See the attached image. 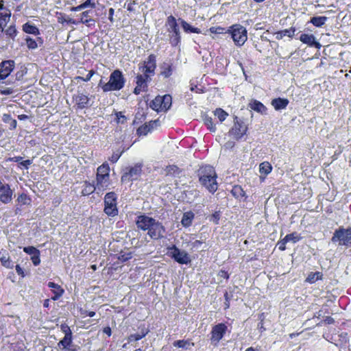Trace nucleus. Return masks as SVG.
Instances as JSON below:
<instances>
[{"label": "nucleus", "mask_w": 351, "mask_h": 351, "mask_svg": "<svg viewBox=\"0 0 351 351\" xmlns=\"http://www.w3.org/2000/svg\"><path fill=\"white\" fill-rule=\"evenodd\" d=\"M138 228L147 230L148 235L153 239L162 238L165 232V228L162 224L146 215H141L136 221Z\"/></svg>", "instance_id": "obj_1"}, {"label": "nucleus", "mask_w": 351, "mask_h": 351, "mask_svg": "<svg viewBox=\"0 0 351 351\" xmlns=\"http://www.w3.org/2000/svg\"><path fill=\"white\" fill-rule=\"evenodd\" d=\"M197 176L200 184L210 193H214L218 189L217 173L210 165H205L199 169Z\"/></svg>", "instance_id": "obj_2"}, {"label": "nucleus", "mask_w": 351, "mask_h": 351, "mask_svg": "<svg viewBox=\"0 0 351 351\" xmlns=\"http://www.w3.org/2000/svg\"><path fill=\"white\" fill-rule=\"evenodd\" d=\"M165 25L167 27L169 43L173 47H177L181 42V36L178 24L176 18L170 15L167 18Z\"/></svg>", "instance_id": "obj_3"}, {"label": "nucleus", "mask_w": 351, "mask_h": 351, "mask_svg": "<svg viewBox=\"0 0 351 351\" xmlns=\"http://www.w3.org/2000/svg\"><path fill=\"white\" fill-rule=\"evenodd\" d=\"M125 82L122 72L117 69L111 73L108 82L104 84L101 88L104 92L119 90L123 88Z\"/></svg>", "instance_id": "obj_4"}, {"label": "nucleus", "mask_w": 351, "mask_h": 351, "mask_svg": "<svg viewBox=\"0 0 351 351\" xmlns=\"http://www.w3.org/2000/svg\"><path fill=\"white\" fill-rule=\"evenodd\" d=\"M332 243H338L339 245H344L346 247L351 246V228H339L335 231L331 238Z\"/></svg>", "instance_id": "obj_5"}, {"label": "nucleus", "mask_w": 351, "mask_h": 351, "mask_svg": "<svg viewBox=\"0 0 351 351\" xmlns=\"http://www.w3.org/2000/svg\"><path fill=\"white\" fill-rule=\"evenodd\" d=\"M167 250L168 256L177 263L182 265H187L191 263V258L189 254L184 250H180L175 245L167 247Z\"/></svg>", "instance_id": "obj_6"}, {"label": "nucleus", "mask_w": 351, "mask_h": 351, "mask_svg": "<svg viewBox=\"0 0 351 351\" xmlns=\"http://www.w3.org/2000/svg\"><path fill=\"white\" fill-rule=\"evenodd\" d=\"M228 32L231 34V37L233 39L234 43L237 46H242L247 40V30L241 25H234Z\"/></svg>", "instance_id": "obj_7"}, {"label": "nucleus", "mask_w": 351, "mask_h": 351, "mask_svg": "<svg viewBox=\"0 0 351 351\" xmlns=\"http://www.w3.org/2000/svg\"><path fill=\"white\" fill-rule=\"evenodd\" d=\"M142 167L143 165L141 163H137L133 167H126L121 176V182H127L138 180L142 173Z\"/></svg>", "instance_id": "obj_8"}, {"label": "nucleus", "mask_w": 351, "mask_h": 351, "mask_svg": "<svg viewBox=\"0 0 351 351\" xmlns=\"http://www.w3.org/2000/svg\"><path fill=\"white\" fill-rule=\"evenodd\" d=\"M117 195L114 192L108 193L104 198V212L108 216H115L118 213L117 208Z\"/></svg>", "instance_id": "obj_9"}, {"label": "nucleus", "mask_w": 351, "mask_h": 351, "mask_svg": "<svg viewBox=\"0 0 351 351\" xmlns=\"http://www.w3.org/2000/svg\"><path fill=\"white\" fill-rule=\"evenodd\" d=\"M151 75H149L146 73H141L136 75V86L134 90V93L135 95H139L141 92L147 91V83L151 81Z\"/></svg>", "instance_id": "obj_10"}, {"label": "nucleus", "mask_w": 351, "mask_h": 351, "mask_svg": "<svg viewBox=\"0 0 351 351\" xmlns=\"http://www.w3.org/2000/svg\"><path fill=\"white\" fill-rule=\"evenodd\" d=\"M247 130V125L243 121L239 119L237 117H235L234 120V125L230 130L229 134L238 140L241 138V137L246 134Z\"/></svg>", "instance_id": "obj_11"}, {"label": "nucleus", "mask_w": 351, "mask_h": 351, "mask_svg": "<svg viewBox=\"0 0 351 351\" xmlns=\"http://www.w3.org/2000/svg\"><path fill=\"white\" fill-rule=\"evenodd\" d=\"M228 329L227 326L220 323L214 326L212 328L210 335V341L215 346L217 345L220 340L223 338Z\"/></svg>", "instance_id": "obj_12"}, {"label": "nucleus", "mask_w": 351, "mask_h": 351, "mask_svg": "<svg viewBox=\"0 0 351 351\" xmlns=\"http://www.w3.org/2000/svg\"><path fill=\"white\" fill-rule=\"evenodd\" d=\"M156 68V56L154 54L149 55L147 59L142 64L139 65V70L141 73H146L151 75H154Z\"/></svg>", "instance_id": "obj_13"}, {"label": "nucleus", "mask_w": 351, "mask_h": 351, "mask_svg": "<svg viewBox=\"0 0 351 351\" xmlns=\"http://www.w3.org/2000/svg\"><path fill=\"white\" fill-rule=\"evenodd\" d=\"M73 99L80 109H83L90 106V98L88 95L77 91L76 94L73 96Z\"/></svg>", "instance_id": "obj_14"}, {"label": "nucleus", "mask_w": 351, "mask_h": 351, "mask_svg": "<svg viewBox=\"0 0 351 351\" xmlns=\"http://www.w3.org/2000/svg\"><path fill=\"white\" fill-rule=\"evenodd\" d=\"M110 176H97V183L90 186L91 191H97L98 192L106 190L110 184Z\"/></svg>", "instance_id": "obj_15"}, {"label": "nucleus", "mask_w": 351, "mask_h": 351, "mask_svg": "<svg viewBox=\"0 0 351 351\" xmlns=\"http://www.w3.org/2000/svg\"><path fill=\"white\" fill-rule=\"evenodd\" d=\"M14 67L13 60H5L0 64V80L5 79L12 71Z\"/></svg>", "instance_id": "obj_16"}, {"label": "nucleus", "mask_w": 351, "mask_h": 351, "mask_svg": "<svg viewBox=\"0 0 351 351\" xmlns=\"http://www.w3.org/2000/svg\"><path fill=\"white\" fill-rule=\"evenodd\" d=\"M23 251L29 255H31V260L35 266L40 263V251L33 246L23 247Z\"/></svg>", "instance_id": "obj_17"}, {"label": "nucleus", "mask_w": 351, "mask_h": 351, "mask_svg": "<svg viewBox=\"0 0 351 351\" xmlns=\"http://www.w3.org/2000/svg\"><path fill=\"white\" fill-rule=\"evenodd\" d=\"M13 191L10 189L9 184H6L0 191V201L3 204H9L12 200Z\"/></svg>", "instance_id": "obj_18"}, {"label": "nucleus", "mask_w": 351, "mask_h": 351, "mask_svg": "<svg viewBox=\"0 0 351 351\" xmlns=\"http://www.w3.org/2000/svg\"><path fill=\"white\" fill-rule=\"evenodd\" d=\"M300 40L304 44L311 47H315L317 49L321 47V44L315 41V38L313 34H302L300 36Z\"/></svg>", "instance_id": "obj_19"}, {"label": "nucleus", "mask_w": 351, "mask_h": 351, "mask_svg": "<svg viewBox=\"0 0 351 351\" xmlns=\"http://www.w3.org/2000/svg\"><path fill=\"white\" fill-rule=\"evenodd\" d=\"M289 101L287 99L278 97L272 99L271 104L276 110H280L285 109L288 106Z\"/></svg>", "instance_id": "obj_20"}, {"label": "nucleus", "mask_w": 351, "mask_h": 351, "mask_svg": "<svg viewBox=\"0 0 351 351\" xmlns=\"http://www.w3.org/2000/svg\"><path fill=\"white\" fill-rule=\"evenodd\" d=\"M173 346L176 348H183L184 350H191L194 346V343L191 339L177 340L173 343Z\"/></svg>", "instance_id": "obj_21"}, {"label": "nucleus", "mask_w": 351, "mask_h": 351, "mask_svg": "<svg viewBox=\"0 0 351 351\" xmlns=\"http://www.w3.org/2000/svg\"><path fill=\"white\" fill-rule=\"evenodd\" d=\"M48 287L53 289V292L54 295L51 298L53 300H58L64 293V290L60 287V285L56 284L53 282H49L48 283Z\"/></svg>", "instance_id": "obj_22"}, {"label": "nucleus", "mask_w": 351, "mask_h": 351, "mask_svg": "<svg viewBox=\"0 0 351 351\" xmlns=\"http://www.w3.org/2000/svg\"><path fill=\"white\" fill-rule=\"evenodd\" d=\"M250 107L254 111L261 114H266L267 108L259 101L253 100L250 103Z\"/></svg>", "instance_id": "obj_23"}, {"label": "nucleus", "mask_w": 351, "mask_h": 351, "mask_svg": "<svg viewBox=\"0 0 351 351\" xmlns=\"http://www.w3.org/2000/svg\"><path fill=\"white\" fill-rule=\"evenodd\" d=\"M178 21L180 22L182 27L184 31L186 33H201V30L199 28L192 27L189 23L182 19H179Z\"/></svg>", "instance_id": "obj_24"}, {"label": "nucleus", "mask_w": 351, "mask_h": 351, "mask_svg": "<svg viewBox=\"0 0 351 351\" xmlns=\"http://www.w3.org/2000/svg\"><path fill=\"white\" fill-rule=\"evenodd\" d=\"M0 255V261L3 267L9 269H11L14 267V264L11 261L8 254L6 253V251H3V252H1Z\"/></svg>", "instance_id": "obj_25"}, {"label": "nucleus", "mask_w": 351, "mask_h": 351, "mask_svg": "<svg viewBox=\"0 0 351 351\" xmlns=\"http://www.w3.org/2000/svg\"><path fill=\"white\" fill-rule=\"evenodd\" d=\"M73 336H64L62 340L58 343V347L62 350L69 348L73 344Z\"/></svg>", "instance_id": "obj_26"}, {"label": "nucleus", "mask_w": 351, "mask_h": 351, "mask_svg": "<svg viewBox=\"0 0 351 351\" xmlns=\"http://www.w3.org/2000/svg\"><path fill=\"white\" fill-rule=\"evenodd\" d=\"M25 41L27 47L29 49H35L38 48V44L37 42L39 43L40 45L43 44V40L40 37L37 38V40H36L29 36H27L25 38Z\"/></svg>", "instance_id": "obj_27"}, {"label": "nucleus", "mask_w": 351, "mask_h": 351, "mask_svg": "<svg viewBox=\"0 0 351 351\" xmlns=\"http://www.w3.org/2000/svg\"><path fill=\"white\" fill-rule=\"evenodd\" d=\"M162 110L167 112L171 106L172 98L169 95H165L161 97Z\"/></svg>", "instance_id": "obj_28"}, {"label": "nucleus", "mask_w": 351, "mask_h": 351, "mask_svg": "<svg viewBox=\"0 0 351 351\" xmlns=\"http://www.w3.org/2000/svg\"><path fill=\"white\" fill-rule=\"evenodd\" d=\"M166 176L178 177L181 173V170L176 165H169L165 169Z\"/></svg>", "instance_id": "obj_29"}, {"label": "nucleus", "mask_w": 351, "mask_h": 351, "mask_svg": "<svg viewBox=\"0 0 351 351\" xmlns=\"http://www.w3.org/2000/svg\"><path fill=\"white\" fill-rule=\"evenodd\" d=\"M23 30L25 33L30 34L38 35L40 34L38 28L29 23H26L23 25Z\"/></svg>", "instance_id": "obj_30"}, {"label": "nucleus", "mask_w": 351, "mask_h": 351, "mask_svg": "<svg viewBox=\"0 0 351 351\" xmlns=\"http://www.w3.org/2000/svg\"><path fill=\"white\" fill-rule=\"evenodd\" d=\"M91 12L89 10L84 11L81 14L80 23L86 24L88 26L95 24V20L90 18L89 14Z\"/></svg>", "instance_id": "obj_31"}, {"label": "nucleus", "mask_w": 351, "mask_h": 351, "mask_svg": "<svg viewBox=\"0 0 351 351\" xmlns=\"http://www.w3.org/2000/svg\"><path fill=\"white\" fill-rule=\"evenodd\" d=\"M194 218V214L192 212L184 213L181 221L182 224L184 227H189L191 225Z\"/></svg>", "instance_id": "obj_32"}, {"label": "nucleus", "mask_w": 351, "mask_h": 351, "mask_svg": "<svg viewBox=\"0 0 351 351\" xmlns=\"http://www.w3.org/2000/svg\"><path fill=\"white\" fill-rule=\"evenodd\" d=\"M2 119L4 123H8L9 125V128L10 130H13V129L16 128L17 122L15 119L12 118L10 114H4L3 115Z\"/></svg>", "instance_id": "obj_33"}, {"label": "nucleus", "mask_w": 351, "mask_h": 351, "mask_svg": "<svg viewBox=\"0 0 351 351\" xmlns=\"http://www.w3.org/2000/svg\"><path fill=\"white\" fill-rule=\"evenodd\" d=\"M150 108L154 110L157 112H162V102H161V96H157L154 100L150 103Z\"/></svg>", "instance_id": "obj_34"}, {"label": "nucleus", "mask_w": 351, "mask_h": 351, "mask_svg": "<svg viewBox=\"0 0 351 351\" xmlns=\"http://www.w3.org/2000/svg\"><path fill=\"white\" fill-rule=\"evenodd\" d=\"M231 193L237 199H239L245 196V191L242 187L239 185H235L232 187Z\"/></svg>", "instance_id": "obj_35"}, {"label": "nucleus", "mask_w": 351, "mask_h": 351, "mask_svg": "<svg viewBox=\"0 0 351 351\" xmlns=\"http://www.w3.org/2000/svg\"><path fill=\"white\" fill-rule=\"evenodd\" d=\"M327 19L326 16H314L311 19L310 22L316 27H322L325 24Z\"/></svg>", "instance_id": "obj_36"}, {"label": "nucleus", "mask_w": 351, "mask_h": 351, "mask_svg": "<svg viewBox=\"0 0 351 351\" xmlns=\"http://www.w3.org/2000/svg\"><path fill=\"white\" fill-rule=\"evenodd\" d=\"M110 167L108 163H104L97 168V176H110Z\"/></svg>", "instance_id": "obj_37"}, {"label": "nucleus", "mask_w": 351, "mask_h": 351, "mask_svg": "<svg viewBox=\"0 0 351 351\" xmlns=\"http://www.w3.org/2000/svg\"><path fill=\"white\" fill-rule=\"evenodd\" d=\"M271 169V165L269 162H263L259 165V171L261 174L268 175Z\"/></svg>", "instance_id": "obj_38"}, {"label": "nucleus", "mask_w": 351, "mask_h": 351, "mask_svg": "<svg viewBox=\"0 0 351 351\" xmlns=\"http://www.w3.org/2000/svg\"><path fill=\"white\" fill-rule=\"evenodd\" d=\"M214 114L218 118L220 122L223 121L228 116V114L221 108H217L214 111Z\"/></svg>", "instance_id": "obj_39"}, {"label": "nucleus", "mask_w": 351, "mask_h": 351, "mask_svg": "<svg viewBox=\"0 0 351 351\" xmlns=\"http://www.w3.org/2000/svg\"><path fill=\"white\" fill-rule=\"evenodd\" d=\"M16 202L21 206L29 205L31 203V199L27 196V195L22 193L18 197Z\"/></svg>", "instance_id": "obj_40"}, {"label": "nucleus", "mask_w": 351, "mask_h": 351, "mask_svg": "<svg viewBox=\"0 0 351 351\" xmlns=\"http://www.w3.org/2000/svg\"><path fill=\"white\" fill-rule=\"evenodd\" d=\"M163 77L167 78L172 75V67L169 64L165 63L162 66V71L160 73Z\"/></svg>", "instance_id": "obj_41"}, {"label": "nucleus", "mask_w": 351, "mask_h": 351, "mask_svg": "<svg viewBox=\"0 0 351 351\" xmlns=\"http://www.w3.org/2000/svg\"><path fill=\"white\" fill-rule=\"evenodd\" d=\"M322 274L320 272L311 273L306 278V281L309 283H314L317 280L321 279Z\"/></svg>", "instance_id": "obj_42"}, {"label": "nucleus", "mask_w": 351, "mask_h": 351, "mask_svg": "<svg viewBox=\"0 0 351 351\" xmlns=\"http://www.w3.org/2000/svg\"><path fill=\"white\" fill-rule=\"evenodd\" d=\"M284 239L287 242L291 241L293 243H295L300 240L301 237L296 232H293L286 235Z\"/></svg>", "instance_id": "obj_43"}, {"label": "nucleus", "mask_w": 351, "mask_h": 351, "mask_svg": "<svg viewBox=\"0 0 351 351\" xmlns=\"http://www.w3.org/2000/svg\"><path fill=\"white\" fill-rule=\"evenodd\" d=\"M149 125H147V123L141 125L137 129V134L139 136H146L150 132Z\"/></svg>", "instance_id": "obj_44"}, {"label": "nucleus", "mask_w": 351, "mask_h": 351, "mask_svg": "<svg viewBox=\"0 0 351 351\" xmlns=\"http://www.w3.org/2000/svg\"><path fill=\"white\" fill-rule=\"evenodd\" d=\"M204 121L206 125L208 127V128L209 129V130L210 132H215L216 128H215V125L213 123V119L211 117L206 116V117H205Z\"/></svg>", "instance_id": "obj_45"}, {"label": "nucleus", "mask_w": 351, "mask_h": 351, "mask_svg": "<svg viewBox=\"0 0 351 351\" xmlns=\"http://www.w3.org/2000/svg\"><path fill=\"white\" fill-rule=\"evenodd\" d=\"M147 334V332H143L142 334H133L128 337V341H136L143 338Z\"/></svg>", "instance_id": "obj_46"}, {"label": "nucleus", "mask_w": 351, "mask_h": 351, "mask_svg": "<svg viewBox=\"0 0 351 351\" xmlns=\"http://www.w3.org/2000/svg\"><path fill=\"white\" fill-rule=\"evenodd\" d=\"M60 329L64 333V336H73L72 331L68 325L65 324H61Z\"/></svg>", "instance_id": "obj_47"}, {"label": "nucleus", "mask_w": 351, "mask_h": 351, "mask_svg": "<svg viewBox=\"0 0 351 351\" xmlns=\"http://www.w3.org/2000/svg\"><path fill=\"white\" fill-rule=\"evenodd\" d=\"M16 29L14 26H10L5 30L6 35L9 36L11 38H14L16 35Z\"/></svg>", "instance_id": "obj_48"}, {"label": "nucleus", "mask_w": 351, "mask_h": 351, "mask_svg": "<svg viewBox=\"0 0 351 351\" xmlns=\"http://www.w3.org/2000/svg\"><path fill=\"white\" fill-rule=\"evenodd\" d=\"M295 32V28H290L288 29L282 30V32H280V34H281V36H287L291 38L293 36Z\"/></svg>", "instance_id": "obj_49"}, {"label": "nucleus", "mask_w": 351, "mask_h": 351, "mask_svg": "<svg viewBox=\"0 0 351 351\" xmlns=\"http://www.w3.org/2000/svg\"><path fill=\"white\" fill-rule=\"evenodd\" d=\"M147 125H149L150 132H152L154 128H156L160 125V121L158 119H156L154 121H151L147 123Z\"/></svg>", "instance_id": "obj_50"}, {"label": "nucleus", "mask_w": 351, "mask_h": 351, "mask_svg": "<svg viewBox=\"0 0 351 351\" xmlns=\"http://www.w3.org/2000/svg\"><path fill=\"white\" fill-rule=\"evenodd\" d=\"M10 16H11L10 12H0V19L5 23H6L8 21H9Z\"/></svg>", "instance_id": "obj_51"}, {"label": "nucleus", "mask_w": 351, "mask_h": 351, "mask_svg": "<svg viewBox=\"0 0 351 351\" xmlns=\"http://www.w3.org/2000/svg\"><path fill=\"white\" fill-rule=\"evenodd\" d=\"M132 256L131 253H125V254H121L119 256V260L122 262H125V261H127L130 260V258H132Z\"/></svg>", "instance_id": "obj_52"}, {"label": "nucleus", "mask_w": 351, "mask_h": 351, "mask_svg": "<svg viewBox=\"0 0 351 351\" xmlns=\"http://www.w3.org/2000/svg\"><path fill=\"white\" fill-rule=\"evenodd\" d=\"M121 154H122V152H114V153H113L112 156L110 158V160L112 162H113V163L117 162V160L121 157Z\"/></svg>", "instance_id": "obj_53"}, {"label": "nucleus", "mask_w": 351, "mask_h": 351, "mask_svg": "<svg viewBox=\"0 0 351 351\" xmlns=\"http://www.w3.org/2000/svg\"><path fill=\"white\" fill-rule=\"evenodd\" d=\"M94 71L93 70L90 71L88 72V73L87 74L86 77H77L76 78L77 79H79V80H83L84 82H88L90 80V78L92 77V76L94 74Z\"/></svg>", "instance_id": "obj_54"}, {"label": "nucleus", "mask_w": 351, "mask_h": 351, "mask_svg": "<svg viewBox=\"0 0 351 351\" xmlns=\"http://www.w3.org/2000/svg\"><path fill=\"white\" fill-rule=\"evenodd\" d=\"M117 122L123 123L126 121V117L121 112L117 113Z\"/></svg>", "instance_id": "obj_55"}, {"label": "nucleus", "mask_w": 351, "mask_h": 351, "mask_svg": "<svg viewBox=\"0 0 351 351\" xmlns=\"http://www.w3.org/2000/svg\"><path fill=\"white\" fill-rule=\"evenodd\" d=\"M223 30H224V29L222 27H213L210 29V31L212 33H215V34H222L223 32Z\"/></svg>", "instance_id": "obj_56"}, {"label": "nucleus", "mask_w": 351, "mask_h": 351, "mask_svg": "<svg viewBox=\"0 0 351 351\" xmlns=\"http://www.w3.org/2000/svg\"><path fill=\"white\" fill-rule=\"evenodd\" d=\"M82 4L84 5L85 8H86L88 7L94 8L95 7V3L93 1V0H86Z\"/></svg>", "instance_id": "obj_57"}, {"label": "nucleus", "mask_w": 351, "mask_h": 351, "mask_svg": "<svg viewBox=\"0 0 351 351\" xmlns=\"http://www.w3.org/2000/svg\"><path fill=\"white\" fill-rule=\"evenodd\" d=\"M287 242L285 241V239H283L282 241H280V242H278V249L281 251H283L286 249V243Z\"/></svg>", "instance_id": "obj_58"}, {"label": "nucleus", "mask_w": 351, "mask_h": 351, "mask_svg": "<svg viewBox=\"0 0 351 351\" xmlns=\"http://www.w3.org/2000/svg\"><path fill=\"white\" fill-rule=\"evenodd\" d=\"M80 349V347L77 346V345H75V344H72L71 346H70L69 347V348H66V350H64L65 351H79Z\"/></svg>", "instance_id": "obj_59"}, {"label": "nucleus", "mask_w": 351, "mask_h": 351, "mask_svg": "<svg viewBox=\"0 0 351 351\" xmlns=\"http://www.w3.org/2000/svg\"><path fill=\"white\" fill-rule=\"evenodd\" d=\"M218 275H219V277L225 278V279H227V280L229 278V274H228L227 271H226L224 270H221L219 272Z\"/></svg>", "instance_id": "obj_60"}, {"label": "nucleus", "mask_w": 351, "mask_h": 351, "mask_svg": "<svg viewBox=\"0 0 351 351\" xmlns=\"http://www.w3.org/2000/svg\"><path fill=\"white\" fill-rule=\"evenodd\" d=\"M32 164V160H26L20 162V165L24 167L25 169H28V166Z\"/></svg>", "instance_id": "obj_61"}, {"label": "nucleus", "mask_w": 351, "mask_h": 351, "mask_svg": "<svg viewBox=\"0 0 351 351\" xmlns=\"http://www.w3.org/2000/svg\"><path fill=\"white\" fill-rule=\"evenodd\" d=\"M83 9H85V7H84V5L82 3V4H80V5H77V6H76V7H73V8H71V10H72V11H74V12H77V11H80V10H83Z\"/></svg>", "instance_id": "obj_62"}, {"label": "nucleus", "mask_w": 351, "mask_h": 351, "mask_svg": "<svg viewBox=\"0 0 351 351\" xmlns=\"http://www.w3.org/2000/svg\"><path fill=\"white\" fill-rule=\"evenodd\" d=\"M219 217H220V215L218 212H216L215 213L212 217L213 219V221L215 223H218V221L219 219Z\"/></svg>", "instance_id": "obj_63"}, {"label": "nucleus", "mask_w": 351, "mask_h": 351, "mask_svg": "<svg viewBox=\"0 0 351 351\" xmlns=\"http://www.w3.org/2000/svg\"><path fill=\"white\" fill-rule=\"evenodd\" d=\"M16 273H17L19 275H20V276H23V277L24 276V272H23V269L20 267V265H17L16 266Z\"/></svg>", "instance_id": "obj_64"}]
</instances>
